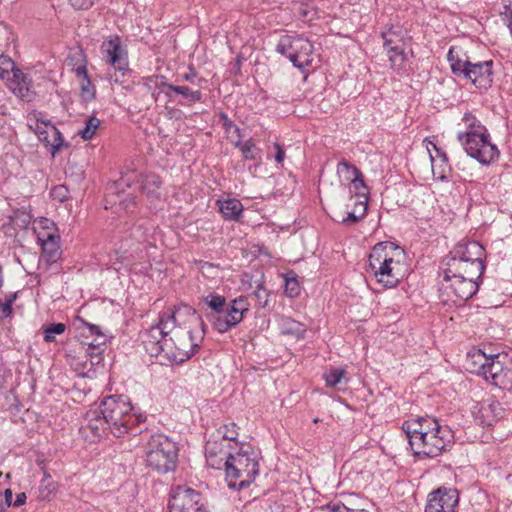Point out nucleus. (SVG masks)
I'll use <instances>...</instances> for the list:
<instances>
[{
  "instance_id": "680f3d73",
  "label": "nucleus",
  "mask_w": 512,
  "mask_h": 512,
  "mask_svg": "<svg viewBox=\"0 0 512 512\" xmlns=\"http://www.w3.org/2000/svg\"><path fill=\"white\" fill-rule=\"evenodd\" d=\"M151 83H153L155 87L157 86V76H155V77H151V78H147V79H146L145 85H146L149 89H152V85H151Z\"/></svg>"
},
{
  "instance_id": "f3484780",
  "label": "nucleus",
  "mask_w": 512,
  "mask_h": 512,
  "mask_svg": "<svg viewBox=\"0 0 512 512\" xmlns=\"http://www.w3.org/2000/svg\"><path fill=\"white\" fill-rule=\"evenodd\" d=\"M105 418L99 406L91 408L86 413V423L82 426V431L87 438H90V441H96L110 430V426Z\"/></svg>"
},
{
  "instance_id": "5701e85b",
  "label": "nucleus",
  "mask_w": 512,
  "mask_h": 512,
  "mask_svg": "<svg viewBox=\"0 0 512 512\" xmlns=\"http://www.w3.org/2000/svg\"><path fill=\"white\" fill-rule=\"evenodd\" d=\"M6 85L17 97L26 101H31L34 96L31 79L20 69L13 72Z\"/></svg>"
},
{
  "instance_id": "7c9ffc66",
  "label": "nucleus",
  "mask_w": 512,
  "mask_h": 512,
  "mask_svg": "<svg viewBox=\"0 0 512 512\" xmlns=\"http://www.w3.org/2000/svg\"><path fill=\"white\" fill-rule=\"evenodd\" d=\"M217 433L219 437L216 440L219 442L225 441V446L235 447V443H238V427L235 423H229L221 426Z\"/></svg>"
},
{
  "instance_id": "2f4dec72",
  "label": "nucleus",
  "mask_w": 512,
  "mask_h": 512,
  "mask_svg": "<svg viewBox=\"0 0 512 512\" xmlns=\"http://www.w3.org/2000/svg\"><path fill=\"white\" fill-rule=\"evenodd\" d=\"M58 490V483L45 473L39 486V497L42 500L50 501Z\"/></svg>"
},
{
  "instance_id": "774afa93",
  "label": "nucleus",
  "mask_w": 512,
  "mask_h": 512,
  "mask_svg": "<svg viewBox=\"0 0 512 512\" xmlns=\"http://www.w3.org/2000/svg\"><path fill=\"white\" fill-rule=\"evenodd\" d=\"M318 421H319V420H318V418H315V419L313 420V422H314V423H317Z\"/></svg>"
},
{
  "instance_id": "c03bdc74",
  "label": "nucleus",
  "mask_w": 512,
  "mask_h": 512,
  "mask_svg": "<svg viewBox=\"0 0 512 512\" xmlns=\"http://www.w3.org/2000/svg\"><path fill=\"white\" fill-rule=\"evenodd\" d=\"M235 145L240 149L245 159L254 160L256 158L257 147L251 140H247L245 142H237Z\"/></svg>"
},
{
  "instance_id": "5fc2aeb1",
  "label": "nucleus",
  "mask_w": 512,
  "mask_h": 512,
  "mask_svg": "<svg viewBox=\"0 0 512 512\" xmlns=\"http://www.w3.org/2000/svg\"><path fill=\"white\" fill-rule=\"evenodd\" d=\"M71 5L76 9H88L92 6V0H69Z\"/></svg>"
},
{
  "instance_id": "4c0bfd02",
  "label": "nucleus",
  "mask_w": 512,
  "mask_h": 512,
  "mask_svg": "<svg viewBox=\"0 0 512 512\" xmlns=\"http://www.w3.org/2000/svg\"><path fill=\"white\" fill-rule=\"evenodd\" d=\"M482 412L484 413L485 417L487 418V422L489 424L492 420H498V419L502 418L504 415V409L501 406V404L497 401L492 402L491 404L487 405L486 407H483Z\"/></svg>"
},
{
  "instance_id": "f8f14e48",
  "label": "nucleus",
  "mask_w": 512,
  "mask_h": 512,
  "mask_svg": "<svg viewBox=\"0 0 512 512\" xmlns=\"http://www.w3.org/2000/svg\"><path fill=\"white\" fill-rule=\"evenodd\" d=\"M168 512H206V508L198 491L178 485L170 491Z\"/></svg>"
},
{
  "instance_id": "a19ab883",
  "label": "nucleus",
  "mask_w": 512,
  "mask_h": 512,
  "mask_svg": "<svg viewBox=\"0 0 512 512\" xmlns=\"http://www.w3.org/2000/svg\"><path fill=\"white\" fill-rule=\"evenodd\" d=\"M18 70L15 68L14 62L7 56H0V78L5 82Z\"/></svg>"
},
{
  "instance_id": "09e8293b",
  "label": "nucleus",
  "mask_w": 512,
  "mask_h": 512,
  "mask_svg": "<svg viewBox=\"0 0 512 512\" xmlns=\"http://www.w3.org/2000/svg\"><path fill=\"white\" fill-rule=\"evenodd\" d=\"M16 297V293H13L7 296L5 301L0 299V319H4L11 314L12 303L15 301Z\"/></svg>"
},
{
  "instance_id": "e2e57ef3",
  "label": "nucleus",
  "mask_w": 512,
  "mask_h": 512,
  "mask_svg": "<svg viewBox=\"0 0 512 512\" xmlns=\"http://www.w3.org/2000/svg\"><path fill=\"white\" fill-rule=\"evenodd\" d=\"M134 203V198L133 197H129L125 200H121L120 201V205H123L125 209H127L129 207L130 204H133Z\"/></svg>"
},
{
  "instance_id": "39448f33",
  "label": "nucleus",
  "mask_w": 512,
  "mask_h": 512,
  "mask_svg": "<svg viewBox=\"0 0 512 512\" xmlns=\"http://www.w3.org/2000/svg\"><path fill=\"white\" fill-rule=\"evenodd\" d=\"M259 472V464L253 449L235 443L232 454L225 462V473L230 488L243 489L249 486Z\"/></svg>"
},
{
  "instance_id": "dca6fc26",
  "label": "nucleus",
  "mask_w": 512,
  "mask_h": 512,
  "mask_svg": "<svg viewBox=\"0 0 512 512\" xmlns=\"http://www.w3.org/2000/svg\"><path fill=\"white\" fill-rule=\"evenodd\" d=\"M383 46L389 58L391 68L401 69L406 62L405 44L403 39L392 29L382 34Z\"/></svg>"
},
{
  "instance_id": "bf43d9fd",
  "label": "nucleus",
  "mask_w": 512,
  "mask_h": 512,
  "mask_svg": "<svg viewBox=\"0 0 512 512\" xmlns=\"http://www.w3.org/2000/svg\"><path fill=\"white\" fill-rule=\"evenodd\" d=\"M12 491L11 489H6L4 492L3 502L6 503V509L12 505Z\"/></svg>"
},
{
  "instance_id": "052dcab7",
  "label": "nucleus",
  "mask_w": 512,
  "mask_h": 512,
  "mask_svg": "<svg viewBox=\"0 0 512 512\" xmlns=\"http://www.w3.org/2000/svg\"><path fill=\"white\" fill-rule=\"evenodd\" d=\"M330 512H349V508L343 504H334L329 507Z\"/></svg>"
},
{
  "instance_id": "bb28decb",
  "label": "nucleus",
  "mask_w": 512,
  "mask_h": 512,
  "mask_svg": "<svg viewBox=\"0 0 512 512\" xmlns=\"http://www.w3.org/2000/svg\"><path fill=\"white\" fill-rule=\"evenodd\" d=\"M143 343L146 351L151 357H158L160 354V326L153 325L143 336Z\"/></svg>"
},
{
  "instance_id": "1a4fd4ad",
  "label": "nucleus",
  "mask_w": 512,
  "mask_h": 512,
  "mask_svg": "<svg viewBox=\"0 0 512 512\" xmlns=\"http://www.w3.org/2000/svg\"><path fill=\"white\" fill-rule=\"evenodd\" d=\"M452 51L449 52L451 56ZM452 72L458 76H463L474 86L481 89H488L493 83V60L482 62H472L470 60H453L449 57Z\"/></svg>"
},
{
  "instance_id": "aec40b11",
  "label": "nucleus",
  "mask_w": 512,
  "mask_h": 512,
  "mask_svg": "<svg viewBox=\"0 0 512 512\" xmlns=\"http://www.w3.org/2000/svg\"><path fill=\"white\" fill-rule=\"evenodd\" d=\"M38 241L42 247V253L40 257V262L45 263L47 266H50L56 263L62 254L60 248V236L59 235H51L42 232L39 234Z\"/></svg>"
},
{
  "instance_id": "c85d7f7f",
  "label": "nucleus",
  "mask_w": 512,
  "mask_h": 512,
  "mask_svg": "<svg viewBox=\"0 0 512 512\" xmlns=\"http://www.w3.org/2000/svg\"><path fill=\"white\" fill-rule=\"evenodd\" d=\"M217 204L222 215L230 220H237L243 210L242 203L237 199L218 200Z\"/></svg>"
},
{
  "instance_id": "423d86ee",
  "label": "nucleus",
  "mask_w": 512,
  "mask_h": 512,
  "mask_svg": "<svg viewBox=\"0 0 512 512\" xmlns=\"http://www.w3.org/2000/svg\"><path fill=\"white\" fill-rule=\"evenodd\" d=\"M110 426V432L121 437L128 433L132 426L141 423L145 418L133 413V407L127 396H108L99 405Z\"/></svg>"
},
{
  "instance_id": "9d476101",
  "label": "nucleus",
  "mask_w": 512,
  "mask_h": 512,
  "mask_svg": "<svg viewBox=\"0 0 512 512\" xmlns=\"http://www.w3.org/2000/svg\"><path fill=\"white\" fill-rule=\"evenodd\" d=\"M102 53L106 60L110 63L109 78L114 83H124L125 77L130 73L128 68L127 51L121 46L119 37H110L104 41L102 46Z\"/></svg>"
},
{
  "instance_id": "4d7b16f0",
  "label": "nucleus",
  "mask_w": 512,
  "mask_h": 512,
  "mask_svg": "<svg viewBox=\"0 0 512 512\" xmlns=\"http://www.w3.org/2000/svg\"><path fill=\"white\" fill-rule=\"evenodd\" d=\"M274 147H275V150H276L275 160L278 163H282L283 160H284V157H285V152H284L283 148L278 143H275Z\"/></svg>"
},
{
  "instance_id": "6ab92c4d",
  "label": "nucleus",
  "mask_w": 512,
  "mask_h": 512,
  "mask_svg": "<svg viewBox=\"0 0 512 512\" xmlns=\"http://www.w3.org/2000/svg\"><path fill=\"white\" fill-rule=\"evenodd\" d=\"M442 426L443 425H440L435 418L430 416H423L411 418L405 421L402 424V429L410 441L412 437H419L421 433H425L427 435L428 433H432L434 430Z\"/></svg>"
},
{
  "instance_id": "4468645a",
  "label": "nucleus",
  "mask_w": 512,
  "mask_h": 512,
  "mask_svg": "<svg viewBox=\"0 0 512 512\" xmlns=\"http://www.w3.org/2000/svg\"><path fill=\"white\" fill-rule=\"evenodd\" d=\"M486 380L502 390H512V358L505 353L495 354Z\"/></svg>"
},
{
  "instance_id": "6e6552de",
  "label": "nucleus",
  "mask_w": 512,
  "mask_h": 512,
  "mask_svg": "<svg viewBox=\"0 0 512 512\" xmlns=\"http://www.w3.org/2000/svg\"><path fill=\"white\" fill-rule=\"evenodd\" d=\"M276 51L287 57L301 71L313 61L314 47L310 40L301 35H283L276 45Z\"/></svg>"
},
{
  "instance_id": "79ce46f5",
  "label": "nucleus",
  "mask_w": 512,
  "mask_h": 512,
  "mask_svg": "<svg viewBox=\"0 0 512 512\" xmlns=\"http://www.w3.org/2000/svg\"><path fill=\"white\" fill-rule=\"evenodd\" d=\"M66 325L63 323H54L43 328L44 340L46 342L55 341L56 335H61L65 332Z\"/></svg>"
},
{
  "instance_id": "f257e3e1",
  "label": "nucleus",
  "mask_w": 512,
  "mask_h": 512,
  "mask_svg": "<svg viewBox=\"0 0 512 512\" xmlns=\"http://www.w3.org/2000/svg\"><path fill=\"white\" fill-rule=\"evenodd\" d=\"M192 324L200 325L201 320L188 305L179 306L162 318V352L171 364H182L197 353L203 331L193 335Z\"/></svg>"
},
{
  "instance_id": "338daca9",
  "label": "nucleus",
  "mask_w": 512,
  "mask_h": 512,
  "mask_svg": "<svg viewBox=\"0 0 512 512\" xmlns=\"http://www.w3.org/2000/svg\"><path fill=\"white\" fill-rule=\"evenodd\" d=\"M3 270L2 266L0 265V288L3 286Z\"/></svg>"
},
{
  "instance_id": "de8ad7c7",
  "label": "nucleus",
  "mask_w": 512,
  "mask_h": 512,
  "mask_svg": "<svg viewBox=\"0 0 512 512\" xmlns=\"http://www.w3.org/2000/svg\"><path fill=\"white\" fill-rule=\"evenodd\" d=\"M285 293L288 297H296L300 294V286L295 277L285 278Z\"/></svg>"
},
{
  "instance_id": "f704fd0d",
  "label": "nucleus",
  "mask_w": 512,
  "mask_h": 512,
  "mask_svg": "<svg viewBox=\"0 0 512 512\" xmlns=\"http://www.w3.org/2000/svg\"><path fill=\"white\" fill-rule=\"evenodd\" d=\"M279 325L283 334L299 335L303 332L302 324L290 317H282Z\"/></svg>"
},
{
  "instance_id": "7ed1b4c3",
  "label": "nucleus",
  "mask_w": 512,
  "mask_h": 512,
  "mask_svg": "<svg viewBox=\"0 0 512 512\" xmlns=\"http://www.w3.org/2000/svg\"><path fill=\"white\" fill-rule=\"evenodd\" d=\"M202 300L211 309L212 326L219 333H226L235 328L242 322L250 309V304L245 296H239L227 303L224 296L210 293Z\"/></svg>"
},
{
  "instance_id": "9b49d317",
  "label": "nucleus",
  "mask_w": 512,
  "mask_h": 512,
  "mask_svg": "<svg viewBox=\"0 0 512 512\" xmlns=\"http://www.w3.org/2000/svg\"><path fill=\"white\" fill-rule=\"evenodd\" d=\"M478 279L457 273L453 275V273L443 270L442 288L454 303L466 301L478 291Z\"/></svg>"
},
{
  "instance_id": "603ef678",
  "label": "nucleus",
  "mask_w": 512,
  "mask_h": 512,
  "mask_svg": "<svg viewBox=\"0 0 512 512\" xmlns=\"http://www.w3.org/2000/svg\"><path fill=\"white\" fill-rule=\"evenodd\" d=\"M67 193L68 191L64 186H57L52 190V196L61 202L67 199Z\"/></svg>"
},
{
  "instance_id": "13d9d810",
  "label": "nucleus",
  "mask_w": 512,
  "mask_h": 512,
  "mask_svg": "<svg viewBox=\"0 0 512 512\" xmlns=\"http://www.w3.org/2000/svg\"><path fill=\"white\" fill-rule=\"evenodd\" d=\"M27 496L24 492L18 493L16 495L15 501L12 503L13 506L19 507L25 504Z\"/></svg>"
},
{
  "instance_id": "2eb2a0df",
  "label": "nucleus",
  "mask_w": 512,
  "mask_h": 512,
  "mask_svg": "<svg viewBox=\"0 0 512 512\" xmlns=\"http://www.w3.org/2000/svg\"><path fill=\"white\" fill-rule=\"evenodd\" d=\"M458 502L456 489L440 487L428 495L425 512H454Z\"/></svg>"
},
{
  "instance_id": "c756f323",
  "label": "nucleus",
  "mask_w": 512,
  "mask_h": 512,
  "mask_svg": "<svg viewBox=\"0 0 512 512\" xmlns=\"http://www.w3.org/2000/svg\"><path fill=\"white\" fill-rule=\"evenodd\" d=\"M163 88L168 89V91H165V94L168 96H171V92H174L194 103L199 102L202 97V94L199 90L193 91L186 86H174L162 81V89Z\"/></svg>"
},
{
  "instance_id": "412c9836",
  "label": "nucleus",
  "mask_w": 512,
  "mask_h": 512,
  "mask_svg": "<svg viewBox=\"0 0 512 512\" xmlns=\"http://www.w3.org/2000/svg\"><path fill=\"white\" fill-rule=\"evenodd\" d=\"M90 332L96 334L97 338L92 342H80L76 345L74 351L79 354L83 353L85 357L90 358L91 365L99 364L102 361V352L105 345V336L100 333L96 327H91Z\"/></svg>"
},
{
  "instance_id": "4be33fe9",
  "label": "nucleus",
  "mask_w": 512,
  "mask_h": 512,
  "mask_svg": "<svg viewBox=\"0 0 512 512\" xmlns=\"http://www.w3.org/2000/svg\"><path fill=\"white\" fill-rule=\"evenodd\" d=\"M492 360H494V355H487L480 349L474 350L466 356L465 369L472 374L483 376L486 379Z\"/></svg>"
},
{
  "instance_id": "ddd939ff",
  "label": "nucleus",
  "mask_w": 512,
  "mask_h": 512,
  "mask_svg": "<svg viewBox=\"0 0 512 512\" xmlns=\"http://www.w3.org/2000/svg\"><path fill=\"white\" fill-rule=\"evenodd\" d=\"M485 258L484 247L476 242L469 241L457 244L446 259H452V268L456 270L461 261L467 260L470 262V272L475 274L481 269H485L483 260Z\"/></svg>"
},
{
  "instance_id": "ea45409f",
  "label": "nucleus",
  "mask_w": 512,
  "mask_h": 512,
  "mask_svg": "<svg viewBox=\"0 0 512 512\" xmlns=\"http://www.w3.org/2000/svg\"><path fill=\"white\" fill-rule=\"evenodd\" d=\"M143 191L148 195L154 198L159 197V184L158 178L155 175H147L143 180L142 185Z\"/></svg>"
},
{
  "instance_id": "0e129e2a",
  "label": "nucleus",
  "mask_w": 512,
  "mask_h": 512,
  "mask_svg": "<svg viewBox=\"0 0 512 512\" xmlns=\"http://www.w3.org/2000/svg\"><path fill=\"white\" fill-rule=\"evenodd\" d=\"M6 510V503L3 502V496L0 492V512H5Z\"/></svg>"
},
{
  "instance_id": "0eeeda50",
  "label": "nucleus",
  "mask_w": 512,
  "mask_h": 512,
  "mask_svg": "<svg viewBox=\"0 0 512 512\" xmlns=\"http://www.w3.org/2000/svg\"><path fill=\"white\" fill-rule=\"evenodd\" d=\"M453 439L452 430L444 425L427 435L421 433L419 437H412L409 445L418 458H435L451 447Z\"/></svg>"
},
{
  "instance_id": "20e7f679",
  "label": "nucleus",
  "mask_w": 512,
  "mask_h": 512,
  "mask_svg": "<svg viewBox=\"0 0 512 512\" xmlns=\"http://www.w3.org/2000/svg\"><path fill=\"white\" fill-rule=\"evenodd\" d=\"M466 131L459 132L458 140L466 153L483 165H488L498 158L499 151L490 140L486 127L475 116L465 114Z\"/></svg>"
},
{
  "instance_id": "a878e982",
  "label": "nucleus",
  "mask_w": 512,
  "mask_h": 512,
  "mask_svg": "<svg viewBox=\"0 0 512 512\" xmlns=\"http://www.w3.org/2000/svg\"><path fill=\"white\" fill-rule=\"evenodd\" d=\"M44 128L43 131L38 130V139L47 147H50L52 155H55L63 145L62 135L53 124L44 126Z\"/></svg>"
},
{
  "instance_id": "e433bc0d",
  "label": "nucleus",
  "mask_w": 512,
  "mask_h": 512,
  "mask_svg": "<svg viewBox=\"0 0 512 512\" xmlns=\"http://www.w3.org/2000/svg\"><path fill=\"white\" fill-rule=\"evenodd\" d=\"M337 173L340 176H343L344 179L350 183L357 179L358 176H361V172L353 165H350L346 161H342L338 164Z\"/></svg>"
},
{
  "instance_id": "393cba45",
  "label": "nucleus",
  "mask_w": 512,
  "mask_h": 512,
  "mask_svg": "<svg viewBox=\"0 0 512 512\" xmlns=\"http://www.w3.org/2000/svg\"><path fill=\"white\" fill-rule=\"evenodd\" d=\"M427 151L430 155L432 173L437 179H444L448 168L447 157L435 143L429 141L426 145Z\"/></svg>"
},
{
  "instance_id": "69168bd1",
  "label": "nucleus",
  "mask_w": 512,
  "mask_h": 512,
  "mask_svg": "<svg viewBox=\"0 0 512 512\" xmlns=\"http://www.w3.org/2000/svg\"><path fill=\"white\" fill-rule=\"evenodd\" d=\"M194 76H195L194 72L191 73V74L186 73V74L183 75V79L188 81V80H190Z\"/></svg>"
},
{
  "instance_id": "a18cd8bd",
  "label": "nucleus",
  "mask_w": 512,
  "mask_h": 512,
  "mask_svg": "<svg viewBox=\"0 0 512 512\" xmlns=\"http://www.w3.org/2000/svg\"><path fill=\"white\" fill-rule=\"evenodd\" d=\"M35 230L37 232V238H39V234L42 232H45L46 234H51L53 236L59 235L55 224L47 218L40 219L37 222Z\"/></svg>"
},
{
  "instance_id": "864d4df0",
  "label": "nucleus",
  "mask_w": 512,
  "mask_h": 512,
  "mask_svg": "<svg viewBox=\"0 0 512 512\" xmlns=\"http://www.w3.org/2000/svg\"><path fill=\"white\" fill-rule=\"evenodd\" d=\"M221 118L223 119V126L227 133H230L232 130L235 133H239L240 129L236 125H234L225 114H222Z\"/></svg>"
},
{
  "instance_id": "f03ea898",
  "label": "nucleus",
  "mask_w": 512,
  "mask_h": 512,
  "mask_svg": "<svg viewBox=\"0 0 512 512\" xmlns=\"http://www.w3.org/2000/svg\"><path fill=\"white\" fill-rule=\"evenodd\" d=\"M405 252L392 242L377 243L368 256V271L384 288L397 286L404 276Z\"/></svg>"
},
{
  "instance_id": "49530a36",
  "label": "nucleus",
  "mask_w": 512,
  "mask_h": 512,
  "mask_svg": "<svg viewBox=\"0 0 512 512\" xmlns=\"http://www.w3.org/2000/svg\"><path fill=\"white\" fill-rule=\"evenodd\" d=\"M80 81L81 95L85 100H91L95 96V86L91 83L88 77Z\"/></svg>"
},
{
  "instance_id": "3c124183",
  "label": "nucleus",
  "mask_w": 512,
  "mask_h": 512,
  "mask_svg": "<svg viewBox=\"0 0 512 512\" xmlns=\"http://www.w3.org/2000/svg\"><path fill=\"white\" fill-rule=\"evenodd\" d=\"M29 121H30L29 127L35 132L36 135H38V130H40V131L45 130L44 126L52 125V123L49 120H47V121L41 120L35 114H34L33 118L29 119Z\"/></svg>"
},
{
  "instance_id": "72a5a7b5",
  "label": "nucleus",
  "mask_w": 512,
  "mask_h": 512,
  "mask_svg": "<svg viewBox=\"0 0 512 512\" xmlns=\"http://www.w3.org/2000/svg\"><path fill=\"white\" fill-rule=\"evenodd\" d=\"M326 385L329 387H338L344 382L347 383L346 371L343 368L331 369L324 374Z\"/></svg>"
},
{
  "instance_id": "473e14b6",
  "label": "nucleus",
  "mask_w": 512,
  "mask_h": 512,
  "mask_svg": "<svg viewBox=\"0 0 512 512\" xmlns=\"http://www.w3.org/2000/svg\"><path fill=\"white\" fill-rule=\"evenodd\" d=\"M458 268L456 270H453L452 268V259H444L443 261V270L448 271V273H453V275L462 274L467 275V277H474V278H480L481 275L484 272V269H481L480 271H477L475 274L470 272V262L467 260L461 261V264L457 266Z\"/></svg>"
},
{
  "instance_id": "6e6d98bb",
  "label": "nucleus",
  "mask_w": 512,
  "mask_h": 512,
  "mask_svg": "<svg viewBox=\"0 0 512 512\" xmlns=\"http://www.w3.org/2000/svg\"><path fill=\"white\" fill-rule=\"evenodd\" d=\"M74 72L79 80L88 77L87 68L85 65L81 64L74 68Z\"/></svg>"
},
{
  "instance_id": "cd10ccee",
  "label": "nucleus",
  "mask_w": 512,
  "mask_h": 512,
  "mask_svg": "<svg viewBox=\"0 0 512 512\" xmlns=\"http://www.w3.org/2000/svg\"><path fill=\"white\" fill-rule=\"evenodd\" d=\"M145 461L146 465L154 469H158L160 466V436L153 435L147 444L145 450Z\"/></svg>"
},
{
  "instance_id": "c9c22d12",
  "label": "nucleus",
  "mask_w": 512,
  "mask_h": 512,
  "mask_svg": "<svg viewBox=\"0 0 512 512\" xmlns=\"http://www.w3.org/2000/svg\"><path fill=\"white\" fill-rule=\"evenodd\" d=\"M367 205L364 204V199L361 202H355V208L353 211L347 213V216L342 219L344 224H355L357 223L366 213Z\"/></svg>"
},
{
  "instance_id": "a211bd4d",
  "label": "nucleus",
  "mask_w": 512,
  "mask_h": 512,
  "mask_svg": "<svg viewBox=\"0 0 512 512\" xmlns=\"http://www.w3.org/2000/svg\"><path fill=\"white\" fill-rule=\"evenodd\" d=\"M233 448L225 446V441L219 442L215 438L209 439L205 446L207 464L215 469L225 468V462L232 454Z\"/></svg>"
},
{
  "instance_id": "b1692460",
  "label": "nucleus",
  "mask_w": 512,
  "mask_h": 512,
  "mask_svg": "<svg viewBox=\"0 0 512 512\" xmlns=\"http://www.w3.org/2000/svg\"><path fill=\"white\" fill-rule=\"evenodd\" d=\"M179 448L176 442L168 437L162 438V472H176Z\"/></svg>"
},
{
  "instance_id": "58836bf2",
  "label": "nucleus",
  "mask_w": 512,
  "mask_h": 512,
  "mask_svg": "<svg viewBox=\"0 0 512 512\" xmlns=\"http://www.w3.org/2000/svg\"><path fill=\"white\" fill-rule=\"evenodd\" d=\"M99 125L100 120L95 116H91L87 119L85 127L79 130L78 134L82 137V139L89 140L95 135Z\"/></svg>"
},
{
  "instance_id": "8fccbe9b",
  "label": "nucleus",
  "mask_w": 512,
  "mask_h": 512,
  "mask_svg": "<svg viewBox=\"0 0 512 512\" xmlns=\"http://www.w3.org/2000/svg\"><path fill=\"white\" fill-rule=\"evenodd\" d=\"M254 296L257 300V306L260 308H266L269 304V296L270 292L263 288L262 286H258L254 291Z\"/></svg>"
},
{
  "instance_id": "37998d69",
  "label": "nucleus",
  "mask_w": 512,
  "mask_h": 512,
  "mask_svg": "<svg viewBox=\"0 0 512 512\" xmlns=\"http://www.w3.org/2000/svg\"><path fill=\"white\" fill-rule=\"evenodd\" d=\"M351 185H352L353 190L356 192L357 199L355 202H361V200L364 199V204L367 205L368 191H367V187L364 183V180L362 178V175L358 176L357 179L351 183Z\"/></svg>"
}]
</instances>
